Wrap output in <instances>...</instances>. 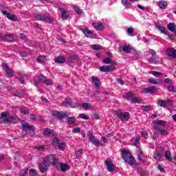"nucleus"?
<instances>
[{
  "label": "nucleus",
  "mask_w": 176,
  "mask_h": 176,
  "mask_svg": "<svg viewBox=\"0 0 176 176\" xmlns=\"http://www.w3.org/2000/svg\"><path fill=\"white\" fill-rule=\"evenodd\" d=\"M54 162V155H50L46 156L43 158V162H41L38 164V168L41 173H46L47 171V168H49V164H52L53 166V163Z\"/></svg>",
  "instance_id": "f257e3e1"
},
{
  "label": "nucleus",
  "mask_w": 176,
  "mask_h": 176,
  "mask_svg": "<svg viewBox=\"0 0 176 176\" xmlns=\"http://www.w3.org/2000/svg\"><path fill=\"white\" fill-rule=\"evenodd\" d=\"M22 129L23 131L25 133L28 135H30V137H32V135H35V126L33 125H30L25 120H23L21 122Z\"/></svg>",
  "instance_id": "f03ea898"
},
{
  "label": "nucleus",
  "mask_w": 176,
  "mask_h": 176,
  "mask_svg": "<svg viewBox=\"0 0 176 176\" xmlns=\"http://www.w3.org/2000/svg\"><path fill=\"white\" fill-rule=\"evenodd\" d=\"M53 167H55V168H60L61 171L63 172L67 171V170H69L71 168V167L69 165L59 162L58 159H57L56 155H54Z\"/></svg>",
  "instance_id": "7ed1b4c3"
},
{
  "label": "nucleus",
  "mask_w": 176,
  "mask_h": 176,
  "mask_svg": "<svg viewBox=\"0 0 176 176\" xmlns=\"http://www.w3.org/2000/svg\"><path fill=\"white\" fill-rule=\"evenodd\" d=\"M7 116H9L8 112L4 111L1 113L0 117V123H4L6 124V123H13V122H14V118L13 116L8 118H7Z\"/></svg>",
  "instance_id": "20e7f679"
},
{
  "label": "nucleus",
  "mask_w": 176,
  "mask_h": 176,
  "mask_svg": "<svg viewBox=\"0 0 176 176\" xmlns=\"http://www.w3.org/2000/svg\"><path fill=\"white\" fill-rule=\"evenodd\" d=\"M122 157L128 163V164L134 165L135 164V161H134V157L131 155V153L129 151L124 150L122 151Z\"/></svg>",
  "instance_id": "39448f33"
},
{
  "label": "nucleus",
  "mask_w": 176,
  "mask_h": 176,
  "mask_svg": "<svg viewBox=\"0 0 176 176\" xmlns=\"http://www.w3.org/2000/svg\"><path fill=\"white\" fill-rule=\"evenodd\" d=\"M87 137L88 138V141L93 144V145H94L95 146H98L101 145V142L100 141V140L97 139L96 136H94L91 131H89L87 132Z\"/></svg>",
  "instance_id": "423d86ee"
},
{
  "label": "nucleus",
  "mask_w": 176,
  "mask_h": 176,
  "mask_svg": "<svg viewBox=\"0 0 176 176\" xmlns=\"http://www.w3.org/2000/svg\"><path fill=\"white\" fill-rule=\"evenodd\" d=\"M71 113L68 111L60 112L58 111H52V116L57 118V119H64V118H68Z\"/></svg>",
  "instance_id": "0eeeda50"
},
{
  "label": "nucleus",
  "mask_w": 176,
  "mask_h": 176,
  "mask_svg": "<svg viewBox=\"0 0 176 176\" xmlns=\"http://www.w3.org/2000/svg\"><path fill=\"white\" fill-rule=\"evenodd\" d=\"M36 19L40 21H45V23H48L49 24L54 21V19H53L52 16L45 14H38L36 16Z\"/></svg>",
  "instance_id": "6e6552de"
},
{
  "label": "nucleus",
  "mask_w": 176,
  "mask_h": 176,
  "mask_svg": "<svg viewBox=\"0 0 176 176\" xmlns=\"http://www.w3.org/2000/svg\"><path fill=\"white\" fill-rule=\"evenodd\" d=\"M164 152V147L162 146H158L157 147V151L153 155L154 159L155 160H160L163 157V153Z\"/></svg>",
  "instance_id": "1a4fd4ad"
},
{
  "label": "nucleus",
  "mask_w": 176,
  "mask_h": 176,
  "mask_svg": "<svg viewBox=\"0 0 176 176\" xmlns=\"http://www.w3.org/2000/svg\"><path fill=\"white\" fill-rule=\"evenodd\" d=\"M52 145L56 146L59 151H65V142L58 141L57 138H54L52 141Z\"/></svg>",
  "instance_id": "9d476101"
},
{
  "label": "nucleus",
  "mask_w": 176,
  "mask_h": 176,
  "mask_svg": "<svg viewBox=\"0 0 176 176\" xmlns=\"http://www.w3.org/2000/svg\"><path fill=\"white\" fill-rule=\"evenodd\" d=\"M117 116L122 122H127L130 119V113L129 112L122 113L121 111H118Z\"/></svg>",
  "instance_id": "9b49d317"
},
{
  "label": "nucleus",
  "mask_w": 176,
  "mask_h": 176,
  "mask_svg": "<svg viewBox=\"0 0 176 176\" xmlns=\"http://www.w3.org/2000/svg\"><path fill=\"white\" fill-rule=\"evenodd\" d=\"M149 54L151 56L150 58H148L149 63H151L152 64H159V60L156 59V52L153 50H150Z\"/></svg>",
  "instance_id": "f8f14e48"
},
{
  "label": "nucleus",
  "mask_w": 176,
  "mask_h": 176,
  "mask_svg": "<svg viewBox=\"0 0 176 176\" xmlns=\"http://www.w3.org/2000/svg\"><path fill=\"white\" fill-rule=\"evenodd\" d=\"M156 91V87L152 86V87H148L147 88H142L140 91V93L142 94H152Z\"/></svg>",
  "instance_id": "ddd939ff"
},
{
  "label": "nucleus",
  "mask_w": 176,
  "mask_h": 176,
  "mask_svg": "<svg viewBox=\"0 0 176 176\" xmlns=\"http://www.w3.org/2000/svg\"><path fill=\"white\" fill-rule=\"evenodd\" d=\"M58 10L61 12V19L62 20H67L68 17H69V11L64 10L63 8H59Z\"/></svg>",
  "instance_id": "4468645a"
},
{
  "label": "nucleus",
  "mask_w": 176,
  "mask_h": 176,
  "mask_svg": "<svg viewBox=\"0 0 176 176\" xmlns=\"http://www.w3.org/2000/svg\"><path fill=\"white\" fill-rule=\"evenodd\" d=\"M2 68L4 69V71H6L7 76L9 78L13 77V70L11 68H9V67L6 65V63L2 64Z\"/></svg>",
  "instance_id": "2eb2a0df"
},
{
  "label": "nucleus",
  "mask_w": 176,
  "mask_h": 176,
  "mask_svg": "<svg viewBox=\"0 0 176 176\" xmlns=\"http://www.w3.org/2000/svg\"><path fill=\"white\" fill-rule=\"evenodd\" d=\"M173 104V100L168 99L166 100H158V105L160 107H162V108H166L168 105H171Z\"/></svg>",
  "instance_id": "dca6fc26"
},
{
  "label": "nucleus",
  "mask_w": 176,
  "mask_h": 176,
  "mask_svg": "<svg viewBox=\"0 0 176 176\" xmlns=\"http://www.w3.org/2000/svg\"><path fill=\"white\" fill-rule=\"evenodd\" d=\"M106 167L110 173L113 172L115 170V165H113V163L112 162L107 160L105 162Z\"/></svg>",
  "instance_id": "f3484780"
},
{
  "label": "nucleus",
  "mask_w": 176,
  "mask_h": 176,
  "mask_svg": "<svg viewBox=\"0 0 176 176\" xmlns=\"http://www.w3.org/2000/svg\"><path fill=\"white\" fill-rule=\"evenodd\" d=\"M166 54L169 57L176 58V50L175 48H168L166 50Z\"/></svg>",
  "instance_id": "a211bd4d"
},
{
  "label": "nucleus",
  "mask_w": 176,
  "mask_h": 176,
  "mask_svg": "<svg viewBox=\"0 0 176 176\" xmlns=\"http://www.w3.org/2000/svg\"><path fill=\"white\" fill-rule=\"evenodd\" d=\"M92 25L98 31L104 30V25L102 23H94Z\"/></svg>",
  "instance_id": "6ab92c4d"
},
{
  "label": "nucleus",
  "mask_w": 176,
  "mask_h": 176,
  "mask_svg": "<svg viewBox=\"0 0 176 176\" xmlns=\"http://www.w3.org/2000/svg\"><path fill=\"white\" fill-rule=\"evenodd\" d=\"M168 29L169 30V31H170L171 32H174L175 34L176 35V25L174 23H170L168 24L167 25Z\"/></svg>",
  "instance_id": "aec40b11"
},
{
  "label": "nucleus",
  "mask_w": 176,
  "mask_h": 176,
  "mask_svg": "<svg viewBox=\"0 0 176 176\" xmlns=\"http://www.w3.org/2000/svg\"><path fill=\"white\" fill-rule=\"evenodd\" d=\"M92 82H93L95 87H96L97 90L100 89V80H99V79L96 76H92Z\"/></svg>",
  "instance_id": "412c9836"
},
{
  "label": "nucleus",
  "mask_w": 176,
  "mask_h": 176,
  "mask_svg": "<svg viewBox=\"0 0 176 176\" xmlns=\"http://www.w3.org/2000/svg\"><path fill=\"white\" fill-rule=\"evenodd\" d=\"M100 71L101 72H109L111 69H112V66L111 65H106V66H102L99 68Z\"/></svg>",
  "instance_id": "4be33fe9"
},
{
  "label": "nucleus",
  "mask_w": 176,
  "mask_h": 176,
  "mask_svg": "<svg viewBox=\"0 0 176 176\" xmlns=\"http://www.w3.org/2000/svg\"><path fill=\"white\" fill-rule=\"evenodd\" d=\"M14 37L12 34H7L3 37V41L6 42H13Z\"/></svg>",
  "instance_id": "5701e85b"
},
{
  "label": "nucleus",
  "mask_w": 176,
  "mask_h": 176,
  "mask_svg": "<svg viewBox=\"0 0 176 176\" xmlns=\"http://www.w3.org/2000/svg\"><path fill=\"white\" fill-rule=\"evenodd\" d=\"M121 3L126 9H130L133 6L127 0H121Z\"/></svg>",
  "instance_id": "b1692460"
},
{
  "label": "nucleus",
  "mask_w": 176,
  "mask_h": 176,
  "mask_svg": "<svg viewBox=\"0 0 176 176\" xmlns=\"http://www.w3.org/2000/svg\"><path fill=\"white\" fill-rule=\"evenodd\" d=\"M157 5L160 9H166V8H167V1H160Z\"/></svg>",
  "instance_id": "393cba45"
},
{
  "label": "nucleus",
  "mask_w": 176,
  "mask_h": 176,
  "mask_svg": "<svg viewBox=\"0 0 176 176\" xmlns=\"http://www.w3.org/2000/svg\"><path fill=\"white\" fill-rule=\"evenodd\" d=\"M55 63L64 64L65 63V58L64 56H58L55 58Z\"/></svg>",
  "instance_id": "a878e982"
},
{
  "label": "nucleus",
  "mask_w": 176,
  "mask_h": 176,
  "mask_svg": "<svg viewBox=\"0 0 176 176\" xmlns=\"http://www.w3.org/2000/svg\"><path fill=\"white\" fill-rule=\"evenodd\" d=\"M83 34L87 36V38H93V32L88 29L84 30Z\"/></svg>",
  "instance_id": "bb28decb"
},
{
  "label": "nucleus",
  "mask_w": 176,
  "mask_h": 176,
  "mask_svg": "<svg viewBox=\"0 0 176 176\" xmlns=\"http://www.w3.org/2000/svg\"><path fill=\"white\" fill-rule=\"evenodd\" d=\"M133 97H134V94L131 92L126 93L125 95L124 96V98H125L126 100H133Z\"/></svg>",
  "instance_id": "cd10ccee"
},
{
  "label": "nucleus",
  "mask_w": 176,
  "mask_h": 176,
  "mask_svg": "<svg viewBox=\"0 0 176 176\" xmlns=\"http://www.w3.org/2000/svg\"><path fill=\"white\" fill-rule=\"evenodd\" d=\"M71 102L72 100L71 98L65 99V100L62 103L63 107H71Z\"/></svg>",
  "instance_id": "c85d7f7f"
},
{
  "label": "nucleus",
  "mask_w": 176,
  "mask_h": 176,
  "mask_svg": "<svg viewBox=\"0 0 176 176\" xmlns=\"http://www.w3.org/2000/svg\"><path fill=\"white\" fill-rule=\"evenodd\" d=\"M44 135H47L48 137H50V135H53V130L50 129H46L44 130Z\"/></svg>",
  "instance_id": "c756f323"
},
{
  "label": "nucleus",
  "mask_w": 176,
  "mask_h": 176,
  "mask_svg": "<svg viewBox=\"0 0 176 176\" xmlns=\"http://www.w3.org/2000/svg\"><path fill=\"white\" fill-rule=\"evenodd\" d=\"M148 83H152L153 85H160V80H155L153 78H149L148 80Z\"/></svg>",
  "instance_id": "7c9ffc66"
},
{
  "label": "nucleus",
  "mask_w": 176,
  "mask_h": 176,
  "mask_svg": "<svg viewBox=\"0 0 176 176\" xmlns=\"http://www.w3.org/2000/svg\"><path fill=\"white\" fill-rule=\"evenodd\" d=\"M122 52H124V53H130L131 52V47L130 45H124L122 47Z\"/></svg>",
  "instance_id": "2f4dec72"
},
{
  "label": "nucleus",
  "mask_w": 176,
  "mask_h": 176,
  "mask_svg": "<svg viewBox=\"0 0 176 176\" xmlns=\"http://www.w3.org/2000/svg\"><path fill=\"white\" fill-rule=\"evenodd\" d=\"M165 158H166V160H168V162H171V152L170 151H166Z\"/></svg>",
  "instance_id": "473e14b6"
},
{
  "label": "nucleus",
  "mask_w": 176,
  "mask_h": 176,
  "mask_svg": "<svg viewBox=\"0 0 176 176\" xmlns=\"http://www.w3.org/2000/svg\"><path fill=\"white\" fill-rule=\"evenodd\" d=\"M7 17L9 19V20H12V21H17V17L14 14H12L10 13L8 14Z\"/></svg>",
  "instance_id": "72a5a7b5"
},
{
  "label": "nucleus",
  "mask_w": 176,
  "mask_h": 176,
  "mask_svg": "<svg viewBox=\"0 0 176 176\" xmlns=\"http://www.w3.org/2000/svg\"><path fill=\"white\" fill-rule=\"evenodd\" d=\"M132 102H133V104H140V102H142V99L141 98H138L133 96V98L131 100Z\"/></svg>",
  "instance_id": "f704fd0d"
},
{
  "label": "nucleus",
  "mask_w": 176,
  "mask_h": 176,
  "mask_svg": "<svg viewBox=\"0 0 176 176\" xmlns=\"http://www.w3.org/2000/svg\"><path fill=\"white\" fill-rule=\"evenodd\" d=\"M137 155L139 160L142 161V159L144 158V154L142 153V151H141V150H138Z\"/></svg>",
  "instance_id": "c9c22d12"
},
{
  "label": "nucleus",
  "mask_w": 176,
  "mask_h": 176,
  "mask_svg": "<svg viewBox=\"0 0 176 176\" xmlns=\"http://www.w3.org/2000/svg\"><path fill=\"white\" fill-rule=\"evenodd\" d=\"M82 107L84 109H91V104L90 103H82Z\"/></svg>",
  "instance_id": "e433bc0d"
},
{
  "label": "nucleus",
  "mask_w": 176,
  "mask_h": 176,
  "mask_svg": "<svg viewBox=\"0 0 176 176\" xmlns=\"http://www.w3.org/2000/svg\"><path fill=\"white\" fill-rule=\"evenodd\" d=\"M44 85H46L47 86H52L53 85V80L50 78L46 79L44 82Z\"/></svg>",
  "instance_id": "4c0bfd02"
},
{
  "label": "nucleus",
  "mask_w": 176,
  "mask_h": 176,
  "mask_svg": "<svg viewBox=\"0 0 176 176\" xmlns=\"http://www.w3.org/2000/svg\"><path fill=\"white\" fill-rule=\"evenodd\" d=\"M21 112L23 113V115H27V113H30V111L27 107L21 108Z\"/></svg>",
  "instance_id": "58836bf2"
},
{
  "label": "nucleus",
  "mask_w": 176,
  "mask_h": 176,
  "mask_svg": "<svg viewBox=\"0 0 176 176\" xmlns=\"http://www.w3.org/2000/svg\"><path fill=\"white\" fill-rule=\"evenodd\" d=\"M38 80H40V82H41V83H45V82L46 80V76H45L43 74H41L38 76Z\"/></svg>",
  "instance_id": "ea45409f"
},
{
  "label": "nucleus",
  "mask_w": 176,
  "mask_h": 176,
  "mask_svg": "<svg viewBox=\"0 0 176 176\" xmlns=\"http://www.w3.org/2000/svg\"><path fill=\"white\" fill-rule=\"evenodd\" d=\"M157 28H158V30L160 31V32H162V34H164V35H167V32L164 30V27L158 25Z\"/></svg>",
  "instance_id": "a19ab883"
},
{
  "label": "nucleus",
  "mask_w": 176,
  "mask_h": 176,
  "mask_svg": "<svg viewBox=\"0 0 176 176\" xmlns=\"http://www.w3.org/2000/svg\"><path fill=\"white\" fill-rule=\"evenodd\" d=\"M73 9L75 10L77 14H82V10H80V8H79V7L74 6H73Z\"/></svg>",
  "instance_id": "79ce46f5"
},
{
  "label": "nucleus",
  "mask_w": 176,
  "mask_h": 176,
  "mask_svg": "<svg viewBox=\"0 0 176 176\" xmlns=\"http://www.w3.org/2000/svg\"><path fill=\"white\" fill-rule=\"evenodd\" d=\"M161 135H168V131L166 129H158Z\"/></svg>",
  "instance_id": "37998d69"
},
{
  "label": "nucleus",
  "mask_w": 176,
  "mask_h": 176,
  "mask_svg": "<svg viewBox=\"0 0 176 176\" xmlns=\"http://www.w3.org/2000/svg\"><path fill=\"white\" fill-rule=\"evenodd\" d=\"M76 120L74 117H69L67 120L68 124H74V122H76Z\"/></svg>",
  "instance_id": "c03bdc74"
},
{
  "label": "nucleus",
  "mask_w": 176,
  "mask_h": 176,
  "mask_svg": "<svg viewBox=\"0 0 176 176\" xmlns=\"http://www.w3.org/2000/svg\"><path fill=\"white\" fill-rule=\"evenodd\" d=\"M45 56H39L38 58L36 59L38 63H40L42 64V63H45Z\"/></svg>",
  "instance_id": "a18cd8bd"
},
{
  "label": "nucleus",
  "mask_w": 176,
  "mask_h": 176,
  "mask_svg": "<svg viewBox=\"0 0 176 176\" xmlns=\"http://www.w3.org/2000/svg\"><path fill=\"white\" fill-rule=\"evenodd\" d=\"M155 124H158L159 126H164L166 124V121L164 120H157L155 121Z\"/></svg>",
  "instance_id": "49530a36"
},
{
  "label": "nucleus",
  "mask_w": 176,
  "mask_h": 176,
  "mask_svg": "<svg viewBox=\"0 0 176 176\" xmlns=\"http://www.w3.org/2000/svg\"><path fill=\"white\" fill-rule=\"evenodd\" d=\"M82 153H83V151L82 150L77 151L76 152V156L77 159H79V157H81Z\"/></svg>",
  "instance_id": "de8ad7c7"
},
{
  "label": "nucleus",
  "mask_w": 176,
  "mask_h": 176,
  "mask_svg": "<svg viewBox=\"0 0 176 176\" xmlns=\"http://www.w3.org/2000/svg\"><path fill=\"white\" fill-rule=\"evenodd\" d=\"M36 170L34 169H30L29 171V175L30 176H36Z\"/></svg>",
  "instance_id": "09e8293b"
},
{
  "label": "nucleus",
  "mask_w": 176,
  "mask_h": 176,
  "mask_svg": "<svg viewBox=\"0 0 176 176\" xmlns=\"http://www.w3.org/2000/svg\"><path fill=\"white\" fill-rule=\"evenodd\" d=\"M92 49L94 50H101V45H93Z\"/></svg>",
  "instance_id": "8fccbe9b"
},
{
  "label": "nucleus",
  "mask_w": 176,
  "mask_h": 176,
  "mask_svg": "<svg viewBox=\"0 0 176 176\" xmlns=\"http://www.w3.org/2000/svg\"><path fill=\"white\" fill-rule=\"evenodd\" d=\"M142 110L144 111V112H148V111L151 110V107H149V106H142Z\"/></svg>",
  "instance_id": "3c124183"
},
{
  "label": "nucleus",
  "mask_w": 176,
  "mask_h": 176,
  "mask_svg": "<svg viewBox=\"0 0 176 176\" xmlns=\"http://www.w3.org/2000/svg\"><path fill=\"white\" fill-rule=\"evenodd\" d=\"M80 119H85V120H87L89 119V117L86 116V114L81 113L79 115Z\"/></svg>",
  "instance_id": "603ef678"
},
{
  "label": "nucleus",
  "mask_w": 176,
  "mask_h": 176,
  "mask_svg": "<svg viewBox=\"0 0 176 176\" xmlns=\"http://www.w3.org/2000/svg\"><path fill=\"white\" fill-rule=\"evenodd\" d=\"M76 58H78V56H76V55H71L69 58V60L70 61V63H72V61L74 60H76Z\"/></svg>",
  "instance_id": "864d4df0"
},
{
  "label": "nucleus",
  "mask_w": 176,
  "mask_h": 176,
  "mask_svg": "<svg viewBox=\"0 0 176 176\" xmlns=\"http://www.w3.org/2000/svg\"><path fill=\"white\" fill-rule=\"evenodd\" d=\"M27 173H28V169H23L21 171V176H25L27 175Z\"/></svg>",
  "instance_id": "5fc2aeb1"
},
{
  "label": "nucleus",
  "mask_w": 176,
  "mask_h": 176,
  "mask_svg": "<svg viewBox=\"0 0 176 176\" xmlns=\"http://www.w3.org/2000/svg\"><path fill=\"white\" fill-rule=\"evenodd\" d=\"M111 61H112V59H111L110 58H106L103 60V63L104 64H109Z\"/></svg>",
  "instance_id": "6e6d98bb"
},
{
  "label": "nucleus",
  "mask_w": 176,
  "mask_h": 176,
  "mask_svg": "<svg viewBox=\"0 0 176 176\" xmlns=\"http://www.w3.org/2000/svg\"><path fill=\"white\" fill-rule=\"evenodd\" d=\"M127 32H128L129 35H131V36H133V35L131 34H133L134 32V29H133V28H129L127 29Z\"/></svg>",
  "instance_id": "4d7b16f0"
},
{
  "label": "nucleus",
  "mask_w": 176,
  "mask_h": 176,
  "mask_svg": "<svg viewBox=\"0 0 176 176\" xmlns=\"http://www.w3.org/2000/svg\"><path fill=\"white\" fill-rule=\"evenodd\" d=\"M71 108H77L78 107H79V104L76 103V102H71L70 104Z\"/></svg>",
  "instance_id": "13d9d810"
},
{
  "label": "nucleus",
  "mask_w": 176,
  "mask_h": 176,
  "mask_svg": "<svg viewBox=\"0 0 176 176\" xmlns=\"http://www.w3.org/2000/svg\"><path fill=\"white\" fill-rule=\"evenodd\" d=\"M168 90H169V91H171L172 93H175V91H176V89L174 88V87L173 85H170L168 87Z\"/></svg>",
  "instance_id": "bf43d9fd"
},
{
  "label": "nucleus",
  "mask_w": 176,
  "mask_h": 176,
  "mask_svg": "<svg viewBox=\"0 0 176 176\" xmlns=\"http://www.w3.org/2000/svg\"><path fill=\"white\" fill-rule=\"evenodd\" d=\"M152 75H153V76H156V78H157V76H160V75H162V73L158 72H152Z\"/></svg>",
  "instance_id": "052dcab7"
},
{
  "label": "nucleus",
  "mask_w": 176,
  "mask_h": 176,
  "mask_svg": "<svg viewBox=\"0 0 176 176\" xmlns=\"http://www.w3.org/2000/svg\"><path fill=\"white\" fill-rule=\"evenodd\" d=\"M132 144H133L135 146H138V144H140V140L135 139L133 142H132Z\"/></svg>",
  "instance_id": "680f3d73"
},
{
  "label": "nucleus",
  "mask_w": 176,
  "mask_h": 176,
  "mask_svg": "<svg viewBox=\"0 0 176 176\" xmlns=\"http://www.w3.org/2000/svg\"><path fill=\"white\" fill-rule=\"evenodd\" d=\"M73 133H80V128L77 127L73 129Z\"/></svg>",
  "instance_id": "e2e57ef3"
},
{
  "label": "nucleus",
  "mask_w": 176,
  "mask_h": 176,
  "mask_svg": "<svg viewBox=\"0 0 176 176\" xmlns=\"http://www.w3.org/2000/svg\"><path fill=\"white\" fill-rule=\"evenodd\" d=\"M141 135L143 137V138H148V134L144 131L142 132Z\"/></svg>",
  "instance_id": "0e129e2a"
},
{
  "label": "nucleus",
  "mask_w": 176,
  "mask_h": 176,
  "mask_svg": "<svg viewBox=\"0 0 176 176\" xmlns=\"http://www.w3.org/2000/svg\"><path fill=\"white\" fill-rule=\"evenodd\" d=\"M164 82H165V83H173V80H171V79H170V78H166L164 80Z\"/></svg>",
  "instance_id": "69168bd1"
},
{
  "label": "nucleus",
  "mask_w": 176,
  "mask_h": 176,
  "mask_svg": "<svg viewBox=\"0 0 176 176\" xmlns=\"http://www.w3.org/2000/svg\"><path fill=\"white\" fill-rule=\"evenodd\" d=\"M36 149H38V151H43V149H45V146H39L36 147Z\"/></svg>",
  "instance_id": "338daca9"
},
{
  "label": "nucleus",
  "mask_w": 176,
  "mask_h": 176,
  "mask_svg": "<svg viewBox=\"0 0 176 176\" xmlns=\"http://www.w3.org/2000/svg\"><path fill=\"white\" fill-rule=\"evenodd\" d=\"M21 38L23 39V41H26L27 40V36H25V34H21Z\"/></svg>",
  "instance_id": "774afa93"
}]
</instances>
